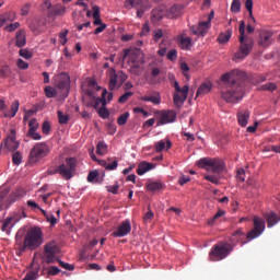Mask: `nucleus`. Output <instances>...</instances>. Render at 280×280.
<instances>
[{"mask_svg": "<svg viewBox=\"0 0 280 280\" xmlns=\"http://www.w3.org/2000/svg\"><path fill=\"white\" fill-rule=\"evenodd\" d=\"M129 117H130V113H128V112L120 115L117 119L118 126H126V124L128 122Z\"/></svg>", "mask_w": 280, "mask_h": 280, "instance_id": "nucleus-45", "label": "nucleus"}, {"mask_svg": "<svg viewBox=\"0 0 280 280\" xmlns=\"http://www.w3.org/2000/svg\"><path fill=\"white\" fill-rule=\"evenodd\" d=\"M125 8L127 10H132V8H135L137 10L138 19H141L145 14V10H150L147 0H126Z\"/></svg>", "mask_w": 280, "mask_h": 280, "instance_id": "nucleus-13", "label": "nucleus"}, {"mask_svg": "<svg viewBox=\"0 0 280 280\" xmlns=\"http://www.w3.org/2000/svg\"><path fill=\"white\" fill-rule=\"evenodd\" d=\"M158 126H165V124H174V121H176V112L172 109L161 110L158 113Z\"/></svg>", "mask_w": 280, "mask_h": 280, "instance_id": "nucleus-17", "label": "nucleus"}, {"mask_svg": "<svg viewBox=\"0 0 280 280\" xmlns=\"http://www.w3.org/2000/svg\"><path fill=\"white\" fill-rule=\"evenodd\" d=\"M108 93V91L106 90H103L102 92V97H97V98H94V108H97V106H100V104H102V107L106 106V94Z\"/></svg>", "mask_w": 280, "mask_h": 280, "instance_id": "nucleus-41", "label": "nucleus"}, {"mask_svg": "<svg viewBox=\"0 0 280 280\" xmlns=\"http://www.w3.org/2000/svg\"><path fill=\"white\" fill-rule=\"evenodd\" d=\"M91 159L92 161L98 163V165H101L102 167H105V170H107L108 172H113L119 165V162H117V160H114L112 164H108L106 160H98L97 156H95V153H93V150L91 152Z\"/></svg>", "mask_w": 280, "mask_h": 280, "instance_id": "nucleus-21", "label": "nucleus"}, {"mask_svg": "<svg viewBox=\"0 0 280 280\" xmlns=\"http://www.w3.org/2000/svg\"><path fill=\"white\" fill-rule=\"evenodd\" d=\"M253 223L254 229L247 233V240H257V237H259L264 233V231H266V221H264V219L259 217H254Z\"/></svg>", "mask_w": 280, "mask_h": 280, "instance_id": "nucleus-14", "label": "nucleus"}, {"mask_svg": "<svg viewBox=\"0 0 280 280\" xmlns=\"http://www.w3.org/2000/svg\"><path fill=\"white\" fill-rule=\"evenodd\" d=\"M236 179L240 183H244V180H246V171L244 168H238L236 171Z\"/></svg>", "mask_w": 280, "mask_h": 280, "instance_id": "nucleus-49", "label": "nucleus"}, {"mask_svg": "<svg viewBox=\"0 0 280 280\" xmlns=\"http://www.w3.org/2000/svg\"><path fill=\"white\" fill-rule=\"evenodd\" d=\"M15 242L20 253L36 250V248L43 245V230L38 226L31 228L27 230L24 238L21 236V233L18 232Z\"/></svg>", "mask_w": 280, "mask_h": 280, "instance_id": "nucleus-2", "label": "nucleus"}, {"mask_svg": "<svg viewBox=\"0 0 280 280\" xmlns=\"http://www.w3.org/2000/svg\"><path fill=\"white\" fill-rule=\"evenodd\" d=\"M67 34H69V30H65L59 34L61 45H67V42H68Z\"/></svg>", "mask_w": 280, "mask_h": 280, "instance_id": "nucleus-60", "label": "nucleus"}, {"mask_svg": "<svg viewBox=\"0 0 280 280\" xmlns=\"http://www.w3.org/2000/svg\"><path fill=\"white\" fill-rule=\"evenodd\" d=\"M45 95L46 97H56L58 95V90L56 88L46 86L45 88Z\"/></svg>", "mask_w": 280, "mask_h": 280, "instance_id": "nucleus-44", "label": "nucleus"}, {"mask_svg": "<svg viewBox=\"0 0 280 280\" xmlns=\"http://www.w3.org/2000/svg\"><path fill=\"white\" fill-rule=\"evenodd\" d=\"M161 38H163V30L159 28V30L154 31V33H153V40L155 43H159L161 40Z\"/></svg>", "mask_w": 280, "mask_h": 280, "instance_id": "nucleus-57", "label": "nucleus"}, {"mask_svg": "<svg viewBox=\"0 0 280 280\" xmlns=\"http://www.w3.org/2000/svg\"><path fill=\"white\" fill-rule=\"evenodd\" d=\"M209 27H211L209 22H200L198 26H191L190 32L196 36H206L209 32Z\"/></svg>", "mask_w": 280, "mask_h": 280, "instance_id": "nucleus-22", "label": "nucleus"}, {"mask_svg": "<svg viewBox=\"0 0 280 280\" xmlns=\"http://www.w3.org/2000/svg\"><path fill=\"white\" fill-rule=\"evenodd\" d=\"M249 119H250V110L241 109L237 112V121L242 128H246V126H248Z\"/></svg>", "mask_w": 280, "mask_h": 280, "instance_id": "nucleus-24", "label": "nucleus"}, {"mask_svg": "<svg viewBox=\"0 0 280 280\" xmlns=\"http://www.w3.org/2000/svg\"><path fill=\"white\" fill-rule=\"evenodd\" d=\"M128 58L130 65V71L133 75H139V68L145 63V55L140 48H129L122 50V60Z\"/></svg>", "mask_w": 280, "mask_h": 280, "instance_id": "nucleus-3", "label": "nucleus"}, {"mask_svg": "<svg viewBox=\"0 0 280 280\" xmlns=\"http://www.w3.org/2000/svg\"><path fill=\"white\" fill-rule=\"evenodd\" d=\"M259 91H270L272 93L277 91V83H266L259 88Z\"/></svg>", "mask_w": 280, "mask_h": 280, "instance_id": "nucleus-46", "label": "nucleus"}, {"mask_svg": "<svg viewBox=\"0 0 280 280\" xmlns=\"http://www.w3.org/2000/svg\"><path fill=\"white\" fill-rule=\"evenodd\" d=\"M42 130L44 135H49V132H51V125H49V121H44Z\"/></svg>", "mask_w": 280, "mask_h": 280, "instance_id": "nucleus-63", "label": "nucleus"}, {"mask_svg": "<svg viewBox=\"0 0 280 280\" xmlns=\"http://www.w3.org/2000/svg\"><path fill=\"white\" fill-rule=\"evenodd\" d=\"M47 154H49V145L45 142L36 143L31 150L28 163H38V161L45 159Z\"/></svg>", "mask_w": 280, "mask_h": 280, "instance_id": "nucleus-8", "label": "nucleus"}, {"mask_svg": "<svg viewBox=\"0 0 280 280\" xmlns=\"http://www.w3.org/2000/svg\"><path fill=\"white\" fill-rule=\"evenodd\" d=\"M16 19V13L8 12L0 15V27H3L7 23H12Z\"/></svg>", "mask_w": 280, "mask_h": 280, "instance_id": "nucleus-29", "label": "nucleus"}, {"mask_svg": "<svg viewBox=\"0 0 280 280\" xmlns=\"http://www.w3.org/2000/svg\"><path fill=\"white\" fill-rule=\"evenodd\" d=\"M60 273V268L56 267V266H51L49 267L48 269V277L51 276V277H56V275Z\"/></svg>", "mask_w": 280, "mask_h": 280, "instance_id": "nucleus-59", "label": "nucleus"}, {"mask_svg": "<svg viewBox=\"0 0 280 280\" xmlns=\"http://www.w3.org/2000/svg\"><path fill=\"white\" fill-rule=\"evenodd\" d=\"M14 219L12 217L7 218L4 221H2L1 231L3 233H10V229L14 226V223H12Z\"/></svg>", "mask_w": 280, "mask_h": 280, "instance_id": "nucleus-38", "label": "nucleus"}, {"mask_svg": "<svg viewBox=\"0 0 280 280\" xmlns=\"http://www.w3.org/2000/svg\"><path fill=\"white\" fill-rule=\"evenodd\" d=\"M1 148H4V150H8L9 152H14V150H19L16 131L11 130V136H9L4 141L1 142Z\"/></svg>", "mask_w": 280, "mask_h": 280, "instance_id": "nucleus-19", "label": "nucleus"}, {"mask_svg": "<svg viewBox=\"0 0 280 280\" xmlns=\"http://www.w3.org/2000/svg\"><path fill=\"white\" fill-rule=\"evenodd\" d=\"M69 86H71V78L66 72H62L58 77L55 89L67 97L69 95Z\"/></svg>", "mask_w": 280, "mask_h": 280, "instance_id": "nucleus-15", "label": "nucleus"}, {"mask_svg": "<svg viewBox=\"0 0 280 280\" xmlns=\"http://www.w3.org/2000/svg\"><path fill=\"white\" fill-rule=\"evenodd\" d=\"M163 188V183L161 182H148L147 189L148 191H161Z\"/></svg>", "mask_w": 280, "mask_h": 280, "instance_id": "nucleus-39", "label": "nucleus"}, {"mask_svg": "<svg viewBox=\"0 0 280 280\" xmlns=\"http://www.w3.org/2000/svg\"><path fill=\"white\" fill-rule=\"evenodd\" d=\"M133 93L132 92H126L118 98L119 104H126L127 100H130L132 97Z\"/></svg>", "mask_w": 280, "mask_h": 280, "instance_id": "nucleus-50", "label": "nucleus"}, {"mask_svg": "<svg viewBox=\"0 0 280 280\" xmlns=\"http://www.w3.org/2000/svg\"><path fill=\"white\" fill-rule=\"evenodd\" d=\"M166 58L168 60H171L172 62H174V60H176V58H178V51L176 49H172L167 52Z\"/></svg>", "mask_w": 280, "mask_h": 280, "instance_id": "nucleus-53", "label": "nucleus"}, {"mask_svg": "<svg viewBox=\"0 0 280 280\" xmlns=\"http://www.w3.org/2000/svg\"><path fill=\"white\" fill-rule=\"evenodd\" d=\"M205 178L206 180L212 183L213 185H220V178H218V176L215 175H206Z\"/></svg>", "mask_w": 280, "mask_h": 280, "instance_id": "nucleus-54", "label": "nucleus"}, {"mask_svg": "<svg viewBox=\"0 0 280 280\" xmlns=\"http://www.w3.org/2000/svg\"><path fill=\"white\" fill-rule=\"evenodd\" d=\"M132 231V225L130 224V220L122 221L112 233V237H126Z\"/></svg>", "mask_w": 280, "mask_h": 280, "instance_id": "nucleus-18", "label": "nucleus"}, {"mask_svg": "<svg viewBox=\"0 0 280 280\" xmlns=\"http://www.w3.org/2000/svg\"><path fill=\"white\" fill-rule=\"evenodd\" d=\"M231 253H233V246L229 245V243L220 242L209 252V259L210 261H222V259H226Z\"/></svg>", "mask_w": 280, "mask_h": 280, "instance_id": "nucleus-5", "label": "nucleus"}, {"mask_svg": "<svg viewBox=\"0 0 280 280\" xmlns=\"http://www.w3.org/2000/svg\"><path fill=\"white\" fill-rule=\"evenodd\" d=\"M280 222V217L276 212H270L267 214V226L268 229H272L275 224H278Z\"/></svg>", "mask_w": 280, "mask_h": 280, "instance_id": "nucleus-33", "label": "nucleus"}, {"mask_svg": "<svg viewBox=\"0 0 280 280\" xmlns=\"http://www.w3.org/2000/svg\"><path fill=\"white\" fill-rule=\"evenodd\" d=\"M44 250L46 264H56L58 261V258H56V255H58V245L56 242L47 243Z\"/></svg>", "mask_w": 280, "mask_h": 280, "instance_id": "nucleus-16", "label": "nucleus"}, {"mask_svg": "<svg viewBox=\"0 0 280 280\" xmlns=\"http://www.w3.org/2000/svg\"><path fill=\"white\" fill-rule=\"evenodd\" d=\"M108 153V144L104 141H100L96 145V154L98 156H104V154Z\"/></svg>", "mask_w": 280, "mask_h": 280, "instance_id": "nucleus-37", "label": "nucleus"}, {"mask_svg": "<svg viewBox=\"0 0 280 280\" xmlns=\"http://www.w3.org/2000/svg\"><path fill=\"white\" fill-rule=\"evenodd\" d=\"M183 14V5L174 4L165 12L167 19H178Z\"/></svg>", "mask_w": 280, "mask_h": 280, "instance_id": "nucleus-25", "label": "nucleus"}, {"mask_svg": "<svg viewBox=\"0 0 280 280\" xmlns=\"http://www.w3.org/2000/svg\"><path fill=\"white\" fill-rule=\"evenodd\" d=\"M57 115H58L59 124H68L69 115H65L60 110L57 112Z\"/></svg>", "mask_w": 280, "mask_h": 280, "instance_id": "nucleus-52", "label": "nucleus"}, {"mask_svg": "<svg viewBox=\"0 0 280 280\" xmlns=\"http://www.w3.org/2000/svg\"><path fill=\"white\" fill-rule=\"evenodd\" d=\"M173 86L175 89V92L173 94V102L175 106H178L179 104H185V101L189 96V85H184L183 88H180L178 81H174Z\"/></svg>", "mask_w": 280, "mask_h": 280, "instance_id": "nucleus-10", "label": "nucleus"}, {"mask_svg": "<svg viewBox=\"0 0 280 280\" xmlns=\"http://www.w3.org/2000/svg\"><path fill=\"white\" fill-rule=\"evenodd\" d=\"M19 27H21V23L19 22H15V23H12V24H9L4 27V30L7 32H14L15 30H19Z\"/></svg>", "mask_w": 280, "mask_h": 280, "instance_id": "nucleus-56", "label": "nucleus"}, {"mask_svg": "<svg viewBox=\"0 0 280 280\" xmlns=\"http://www.w3.org/2000/svg\"><path fill=\"white\" fill-rule=\"evenodd\" d=\"M226 90L221 91L222 98L230 104H235L244 97V84L246 82V72L242 70H232L221 77Z\"/></svg>", "mask_w": 280, "mask_h": 280, "instance_id": "nucleus-1", "label": "nucleus"}, {"mask_svg": "<svg viewBox=\"0 0 280 280\" xmlns=\"http://www.w3.org/2000/svg\"><path fill=\"white\" fill-rule=\"evenodd\" d=\"M211 89L213 85L210 82H203L197 90L196 97L199 95H207V93H211Z\"/></svg>", "mask_w": 280, "mask_h": 280, "instance_id": "nucleus-30", "label": "nucleus"}, {"mask_svg": "<svg viewBox=\"0 0 280 280\" xmlns=\"http://www.w3.org/2000/svg\"><path fill=\"white\" fill-rule=\"evenodd\" d=\"M98 115L100 117H102V119H108L110 113L108 112V109H106V106H103L98 109Z\"/></svg>", "mask_w": 280, "mask_h": 280, "instance_id": "nucleus-51", "label": "nucleus"}, {"mask_svg": "<svg viewBox=\"0 0 280 280\" xmlns=\"http://www.w3.org/2000/svg\"><path fill=\"white\" fill-rule=\"evenodd\" d=\"M19 106H20L19 101H14L11 105V112H4V117H9V118L16 117V114L19 113Z\"/></svg>", "mask_w": 280, "mask_h": 280, "instance_id": "nucleus-36", "label": "nucleus"}, {"mask_svg": "<svg viewBox=\"0 0 280 280\" xmlns=\"http://www.w3.org/2000/svg\"><path fill=\"white\" fill-rule=\"evenodd\" d=\"M78 167V160L75 158H67L66 163L59 165L54 171H48L49 174H60L65 180H71L73 178V172Z\"/></svg>", "mask_w": 280, "mask_h": 280, "instance_id": "nucleus-4", "label": "nucleus"}, {"mask_svg": "<svg viewBox=\"0 0 280 280\" xmlns=\"http://www.w3.org/2000/svg\"><path fill=\"white\" fill-rule=\"evenodd\" d=\"M241 10H242V1L233 0L231 4V12H233L234 14H237L241 12Z\"/></svg>", "mask_w": 280, "mask_h": 280, "instance_id": "nucleus-43", "label": "nucleus"}, {"mask_svg": "<svg viewBox=\"0 0 280 280\" xmlns=\"http://www.w3.org/2000/svg\"><path fill=\"white\" fill-rule=\"evenodd\" d=\"M27 40L25 38V31L21 30L16 33L15 45L16 47H25Z\"/></svg>", "mask_w": 280, "mask_h": 280, "instance_id": "nucleus-35", "label": "nucleus"}, {"mask_svg": "<svg viewBox=\"0 0 280 280\" xmlns=\"http://www.w3.org/2000/svg\"><path fill=\"white\" fill-rule=\"evenodd\" d=\"M12 162L13 165H21V163L23 162V155L21 154V152H15L12 155Z\"/></svg>", "mask_w": 280, "mask_h": 280, "instance_id": "nucleus-47", "label": "nucleus"}, {"mask_svg": "<svg viewBox=\"0 0 280 280\" xmlns=\"http://www.w3.org/2000/svg\"><path fill=\"white\" fill-rule=\"evenodd\" d=\"M172 148V141L166 140H160L155 142V152H163V150H170Z\"/></svg>", "mask_w": 280, "mask_h": 280, "instance_id": "nucleus-34", "label": "nucleus"}, {"mask_svg": "<svg viewBox=\"0 0 280 280\" xmlns=\"http://www.w3.org/2000/svg\"><path fill=\"white\" fill-rule=\"evenodd\" d=\"M179 47H182V49H186V50L191 49V37L180 36L179 37Z\"/></svg>", "mask_w": 280, "mask_h": 280, "instance_id": "nucleus-40", "label": "nucleus"}, {"mask_svg": "<svg viewBox=\"0 0 280 280\" xmlns=\"http://www.w3.org/2000/svg\"><path fill=\"white\" fill-rule=\"evenodd\" d=\"M165 10L161 9V8H156L152 10L151 13V20L153 23H159V21H161V19H163L164 14H165Z\"/></svg>", "mask_w": 280, "mask_h": 280, "instance_id": "nucleus-32", "label": "nucleus"}, {"mask_svg": "<svg viewBox=\"0 0 280 280\" xmlns=\"http://www.w3.org/2000/svg\"><path fill=\"white\" fill-rule=\"evenodd\" d=\"M222 215H224V210H218L213 218L208 221V224H215V220L222 218Z\"/></svg>", "mask_w": 280, "mask_h": 280, "instance_id": "nucleus-55", "label": "nucleus"}, {"mask_svg": "<svg viewBox=\"0 0 280 280\" xmlns=\"http://www.w3.org/2000/svg\"><path fill=\"white\" fill-rule=\"evenodd\" d=\"M238 40L241 43V47L240 50L234 54V59L244 60V58L253 51V39L243 36V38L238 37Z\"/></svg>", "mask_w": 280, "mask_h": 280, "instance_id": "nucleus-12", "label": "nucleus"}, {"mask_svg": "<svg viewBox=\"0 0 280 280\" xmlns=\"http://www.w3.org/2000/svg\"><path fill=\"white\" fill-rule=\"evenodd\" d=\"M43 12H48V18L54 19V16H65L67 8L62 4L52 5L49 0H44L42 4Z\"/></svg>", "mask_w": 280, "mask_h": 280, "instance_id": "nucleus-11", "label": "nucleus"}, {"mask_svg": "<svg viewBox=\"0 0 280 280\" xmlns=\"http://www.w3.org/2000/svg\"><path fill=\"white\" fill-rule=\"evenodd\" d=\"M258 44L260 47H269L272 44V33L270 32H262L259 37Z\"/></svg>", "mask_w": 280, "mask_h": 280, "instance_id": "nucleus-28", "label": "nucleus"}, {"mask_svg": "<svg viewBox=\"0 0 280 280\" xmlns=\"http://www.w3.org/2000/svg\"><path fill=\"white\" fill-rule=\"evenodd\" d=\"M9 73H10V67L3 66L2 68H0V79L8 78Z\"/></svg>", "mask_w": 280, "mask_h": 280, "instance_id": "nucleus-58", "label": "nucleus"}, {"mask_svg": "<svg viewBox=\"0 0 280 280\" xmlns=\"http://www.w3.org/2000/svg\"><path fill=\"white\" fill-rule=\"evenodd\" d=\"M20 56L26 60H30V58H32V52H30L27 49H21Z\"/></svg>", "mask_w": 280, "mask_h": 280, "instance_id": "nucleus-64", "label": "nucleus"}, {"mask_svg": "<svg viewBox=\"0 0 280 280\" xmlns=\"http://www.w3.org/2000/svg\"><path fill=\"white\" fill-rule=\"evenodd\" d=\"M128 80V74L124 71H118L114 68L109 69V82H108V89L109 91H115V89H119L124 82Z\"/></svg>", "mask_w": 280, "mask_h": 280, "instance_id": "nucleus-9", "label": "nucleus"}, {"mask_svg": "<svg viewBox=\"0 0 280 280\" xmlns=\"http://www.w3.org/2000/svg\"><path fill=\"white\" fill-rule=\"evenodd\" d=\"M233 36V30H228L223 33H220L218 37V43L220 45H226L229 40H231V37Z\"/></svg>", "mask_w": 280, "mask_h": 280, "instance_id": "nucleus-31", "label": "nucleus"}, {"mask_svg": "<svg viewBox=\"0 0 280 280\" xmlns=\"http://www.w3.org/2000/svg\"><path fill=\"white\" fill-rule=\"evenodd\" d=\"M92 10H93L94 25H104V23H102V18H100V8L93 7Z\"/></svg>", "mask_w": 280, "mask_h": 280, "instance_id": "nucleus-42", "label": "nucleus"}, {"mask_svg": "<svg viewBox=\"0 0 280 280\" xmlns=\"http://www.w3.org/2000/svg\"><path fill=\"white\" fill-rule=\"evenodd\" d=\"M100 176V172L92 171L88 175V183H97V178Z\"/></svg>", "mask_w": 280, "mask_h": 280, "instance_id": "nucleus-48", "label": "nucleus"}, {"mask_svg": "<svg viewBox=\"0 0 280 280\" xmlns=\"http://www.w3.org/2000/svg\"><path fill=\"white\" fill-rule=\"evenodd\" d=\"M59 266L61 268H65V270H74L75 267H73V265L69 264V262H65L62 260H57Z\"/></svg>", "mask_w": 280, "mask_h": 280, "instance_id": "nucleus-62", "label": "nucleus"}, {"mask_svg": "<svg viewBox=\"0 0 280 280\" xmlns=\"http://www.w3.org/2000/svg\"><path fill=\"white\" fill-rule=\"evenodd\" d=\"M8 194H10L8 189H4L0 192V209H8L10 205L16 202L19 198H23L27 192L25 191V189L20 188L12 192L8 199H5V196H8Z\"/></svg>", "mask_w": 280, "mask_h": 280, "instance_id": "nucleus-7", "label": "nucleus"}, {"mask_svg": "<svg viewBox=\"0 0 280 280\" xmlns=\"http://www.w3.org/2000/svg\"><path fill=\"white\" fill-rule=\"evenodd\" d=\"M197 165L201 170H207V172H213L214 174H222L224 172V161L220 159L202 158L197 161Z\"/></svg>", "mask_w": 280, "mask_h": 280, "instance_id": "nucleus-6", "label": "nucleus"}, {"mask_svg": "<svg viewBox=\"0 0 280 280\" xmlns=\"http://www.w3.org/2000/svg\"><path fill=\"white\" fill-rule=\"evenodd\" d=\"M245 235L246 234L244 233V231H242V229L235 231L230 237V243H228V246H232L233 250V248H235L237 244H240V242L244 240Z\"/></svg>", "mask_w": 280, "mask_h": 280, "instance_id": "nucleus-23", "label": "nucleus"}, {"mask_svg": "<svg viewBox=\"0 0 280 280\" xmlns=\"http://www.w3.org/2000/svg\"><path fill=\"white\" fill-rule=\"evenodd\" d=\"M140 102H151L154 106H159V104H161V94L159 92H153L151 95L141 96Z\"/></svg>", "mask_w": 280, "mask_h": 280, "instance_id": "nucleus-26", "label": "nucleus"}, {"mask_svg": "<svg viewBox=\"0 0 280 280\" xmlns=\"http://www.w3.org/2000/svg\"><path fill=\"white\" fill-rule=\"evenodd\" d=\"M38 120L36 118H32L28 122V131L26 136L31 137V139H34V141H40V139H43V136L36 132V130H38Z\"/></svg>", "mask_w": 280, "mask_h": 280, "instance_id": "nucleus-20", "label": "nucleus"}, {"mask_svg": "<svg viewBox=\"0 0 280 280\" xmlns=\"http://www.w3.org/2000/svg\"><path fill=\"white\" fill-rule=\"evenodd\" d=\"M154 170V164L150 162H140L137 168L138 176H143V174Z\"/></svg>", "mask_w": 280, "mask_h": 280, "instance_id": "nucleus-27", "label": "nucleus"}, {"mask_svg": "<svg viewBox=\"0 0 280 280\" xmlns=\"http://www.w3.org/2000/svg\"><path fill=\"white\" fill-rule=\"evenodd\" d=\"M152 218H154V212H152V210H149L143 217L144 224H148V222H152Z\"/></svg>", "mask_w": 280, "mask_h": 280, "instance_id": "nucleus-61", "label": "nucleus"}]
</instances>
